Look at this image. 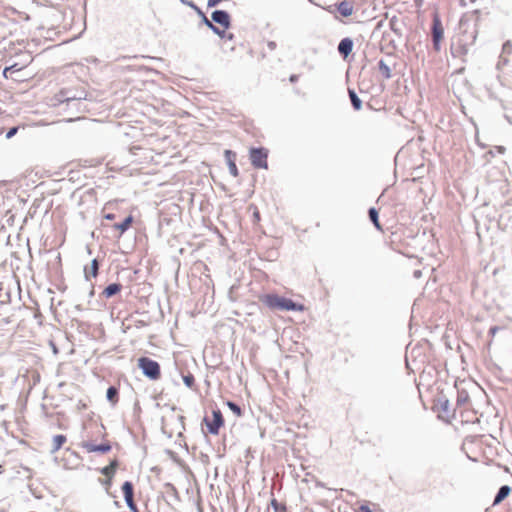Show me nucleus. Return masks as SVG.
<instances>
[{
  "mask_svg": "<svg viewBox=\"0 0 512 512\" xmlns=\"http://www.w3.org/2000/svg\"><path fill=\"white\" fill-rule=\"evenodd\" d=\"M457 414L460 418L461 424H475L479 422L478 411L472 407L471 404L466 405L462 400L461 406L457 407Z\"/></svg>",
  "mask_w": 512,
  "mask_h": 512,
  "instance_id": "nucleus-4",
  "label": "nucleus"
},
{
  "mask_svg": "<svg viewBox=\"0 0 512 512\" xmlns=\"http://www.w3.org/2000/svg\"><path fill=\"white\" fill-rule=\"evenodd\" d=\"M433 41L435 45L442 40L444 35V29L441 23L439 16L436 14L433 18V27H432Z\"/></svg>",
  "mask_w": 512,
  "mask_h": 512,
  "instance_id": "nucleus-12",
  "label": "nucleus"
},
{
  "mask_svg": "<svg viewBox=\"0 0 512 512\" xmlns=\"http://www.w3.org/2000/svg\"><path fill=\"white\" fill-rule=\"evenodd\" d=\"M17 131H18V128H17V127H13V128H11V129L7 132V134H6V138H7V139L12 138V137L17 133Z\"/></svg>",
  "mask_w": 512,
  "mask_h": 512,
  "instance_id": "nucleus-31",
  "label": "nucleus"
},
{
  "mask_svg": "<svg viewBox=\"0 0 512 512\" xmlns=\"http://www.w3.org/2000/svg\"><path fill=\"white\" fill-rule=\"evenodd\" d=\"M271 506L274 508L276 512L286 510L285 506L280 504L276 499H272Z\"/></svg>",
  "mask_w": 512,
  "mask_h": 512,
  "instance_id": "nucleus-29",
  "label": "nucleus"
},
{
  "mask_svg": "<svg viewBox=\"0 0 512 512\" xmlns=\"http://www.w3.org/2000/svg\"><path fill=\"white\" fill-rule=\"evenodd\" d=\"M511 491H512V488H510L509 486H507V485L502 486L499 489V491H498V493H497V495H496V497H495V499L493 501V505H498L502 501H504L509 496Z\"/></svg>",
  "mask_w": 512,
  "mask_h": 512,
  "instance_id": "nucleus-17",
  "label": "nucleus"
},
{
  "mask_svg": "<svg viewBox=\"0 0 512 512\" xmlns=\"http://www.w3.org/2000/svg\"><path fill=\"white\" fill-rule=\"evenodd\" d=\"M225 158H226V161H227V164H228V168H229V171L231 173L232 176L234 177H238L239 176V171H238V168L236 166V154L234 152H232L231 150H226L225 151Z\"/></svg>",
  "mask_w": 512,
  "mask_h": 512,
  "instance_id": "nucleus-14",
  "label": "nucleus"
},
{
  "mask_svg": "<svg viewBox=\"0 0 512 512\" xmlns=\"http://www.w3.org/2000/svg\"><path fill=\"white\" fill-rule=\"evenodd\" d=\"M268 153L264 148H252L250 150V160L252 165L257 169L268 168Z\"/></svg>",
  "mask_w": 512,
  "mask_h": 512,
  "instance_id": "nucleus-5",
  "label": "nucleus"
},
{
  "mask_svg": "<svg viewBox=\"0 0 512 512\" xmlns=\"http://www.w3.org/2000/svg\"><path fill=\"white\" fill-rule=\"evenodd\" d=\"M432 408L437 413L438 417L447 423H450L456 416L457 408L454 409L453 405L444 395H439L433 401Z\"/></svg>",
  "mask_w": 512,
  "mask_h": 512,
  "instance_id": "nucleus-2",
  "label": "nucleus"
},
{
  "mask_svg": "<svg viewBox=\"0 0 512 512\" xmlns=\"http://www.w3.org/2000/svg\"><path fill=\"white\" fill-rule=\"evenodd\" d=\"M462 449L469 459H471L474 462L478 461L479 450L476 437L465 438L462 445Z\"/></svg>",
  "mask_w": 512,
  "mask_h": 512,
  "instance_id": "nucleus-8",
  "label": "nucleus"
},
{
  "mask_svg": "<svg viewBox=\"0 0 512 512\" xmlns=\"http://www.w3.org/2000/svg\"><path fill=\"white\" fill-rule=\"evenodd\" d=\"M353 50V41L350 38H344L338 45V51L345 61H350L349 55Z\"/></svg>",
  "mask_w": 512,
  "mask_h": 512,
  "instance_id": "nucleus-13",
  "label": "nucleus"
},
{
  "mask_svg": "<svg viewBox=\"0 0 512 512\" xmlns=\"http://www.w3.org/2000/svg\"><path fill=\"white\" fill-rule=\"evenodd\" d=\"M380 67L384 69V73L386 74L387 77H389L388 66L384 65V66H380Z\"/></svg>",
  "mask_w": 512,
  "mask_h": 512,
  "instance_id": "nucleus-37",
  "label": "nucleus"
},
{
  "mask_svg": "<svg viewBox=\"0 0 512 512\" xmlns=\"http://www.w3.org/2000/svg\"><path fill=\"white\" fill-rule=\"evenodd\" d=\"M138 367L143 374L151 380H158L161 377V369L158 362L148 357H140L138 359Z\"/></svg>",
  "mask_w": 512,
  "mask_h": 512,
  "instance_id": "nucleus-3",
  "label": "nucleus"
},
{
  "mask_svg": "<svg viewBox=\"0 0 512 512\" xmlns=\"http://www.w3.org/2000/svg\"><path fill=\"white\" fill-rule=\"evenodd\" d=\"M99 263L97 259H93L89 265L84 267V274L87 280H91L92 278H96L98 275Z\"/></svg>",
  "mask_w": 512,
  "mask_h": 512,
  "instance_id": "nucleus-15",
  "label": "nucleus"
},
{
  "mask_svg": "<svg viewBox=\"0 0 512 512\" xmlns=\"http://www.w3.org/2000/svg\"><path fill=\"white\" fill-rule=\"evenodd\" d=\"M253 217H254V219H255V221H256V222H259V221H260V219H261V218H260V212L258 211V209H257V208H255V211H254V213H253Z\"/></svg>",
  "mask_w": 512,
  "mask_h": 512,
  "instance_id": "nucleus-34",
  "label": "nucleus"
},
{
  "mask_svg": "<svg viewBox=\"0 0 512 512\" xmlns=\"http://www.w3.org/2000/svg\"><path fill=\"white\" fill-rule=\"evenodd\" d=\"M222 1L223 0H208V6L209 7H214V6L218 5Z\"/></svg>",
  "mask_w": 512,
  "mask_h": 512,
  "instance_id": "nucleus-33",
  "label": "nucleus"
},
{
  "mask_svg": "<svg viewBox=\"0 0 512 512\" xmlns=\"http://www.w3.org/2000/svg\"><path fill=\"white\" fill-rule=\"evenodd\" d=\"M24 66H6L3 71L5 78H11L15 82H24L26 76L23 74Z\"/></svg>",
  "mask_w": 512,
  "mask_h": 512,
  "instance_id": "nucleus-10",
  "label": "nucleus"
},
{
  "mask_svg": "<svg viewBox=\"0 0 512 512\" xmlns=\"http://www.w3.org/2000/svg\"><path fill=\"white\" fill-rule=\"evenodd\" d=\"M464 4H466L467 0H461ZM476 0H468L470 3H474Z\"/></svg>",
  "mask_w": 512,
  "mask_h": 512,
  "instance_id": "nucleus-40",
  "label": "nucleus"
},
{
  "mask_svg": "<svg viewBox=\"0 0 512 512\" xmlns=\"http://www.w3.org/2000/svg\"><path fill=\"white\" fill-rule=\"evenodd\" d=\"M82 448L88 452H100V453H107L111 450V444L109 441L102 442L101 444L97 445L94 444L91 441H85L82 443Z\"/></svg>",
  "mask_w": 512,
  "mask_h": 512,
  "instance_id": "nucleus-11",
  "label": "nucleus"
},
{
  "mask_svg": "<svg viewBox=\"0 0 512 512\" xmlns=\"http://www.w3.org/2000/svg\"><path fill=\"white\" fill-rule=\"evenodd\" d=\"M133 222V216L129 215L123 222L114 224L113 228L117 230L119 232V236H121L132 226Z\"/></svg>",
  "mask_w": 512,
  "mask_h": 512,
  "instance_id": "nucleus-16",
  "label": "nucleus"
},
{
  "mask_svg": "<svg viewBox=\"0 0 512 512\" xmlns=\"http://www.w3.org/2000/svg\"><path fill=\"white\" fill-rule=\"evenodd\" d=\"M65 442L66 437L64 435H56L53 438L54 450H59Z\"/></svg>",
  "mask_w": 512,
  "mask_h": 512,
  "instance_id": "nucleus-26",
  "label": "nucleus"
},
{
  "mask_svg": "<svg viewBox=\"0 0 512 512\" xmlns=\"http://www.w3.org/2000/svg\"><path fill=\"white\" fill-rule=\"evenodd\" d=\"M125 502L131 512H140L134 501V487L129 481L123 483L121 487Z\"/></svg>",
  "mask_w": 512,
  "mask_h": 512,
  "instance_id": "nucleus-7",
  "label": "nucleus"
},
{
  "mask_svg": "<svg viewBox=\"0 0 512 512\" xmlns=\"http://www.w3.org/2000/svg\"><path fill=\"white\" fill-rule=\"evenodd\" d=\"M117 466H118V462L116 460H113V461H111V463L109 465L105 466L101 470V473L103 475L107 476L109 479H111L116 472Z\"/></svg>",
  "mask_w": 512,
  "mask_h": 512,
  "instance_id": "nucleus-19",
  "label": "nucleus"
},
{
  "mask_svg": "<svg viewBox=\"0 0 512 512\" xmlns=\"http://www.w3.org/2000/svg\"><path fill=\"white\" fill-rule=\"evenodd\" d=\"M107 398L113 404L117 403L118 402V390L113 386L109 387L107 390Z\"/></svg>",
  "mask_w": 512,
  "mask_h": 512,
  "instance_id": "nucleus-23",
  "label": "nucleus"
},
{
  "mask_svg": "<svg viewBox=\"0 0 512 512\" xmlns=\"http://www.w3.org/2000/svg\"><path fill=\"white\" fill-rule=\"evenodd\" d=\"M512 54V42L511 41H507L503 44V48H502V53H501V58L502 60L507 63L509 62L511 59L509 58V56Z\"/></svg>",
  "mask_w": 512,
  "mask_h": 512,
  "instance_id": "nucleus-20",
  "label": "nucleus"
},
{
  "mask_svg": "<svg viewBox=\"0 0 512 512\" xmlns=\"http://www.w3.org/2000/svg\"><path fill=\"white\" fill-rule=\"evenodd\" d=\"M104 218L107 219V220H114L115 219V215L112 214V213H108V214L104 215Z\"/></svg>",
  "mask_w": 512,
  "mask_h": 512,
  "instance_id": "nucleus-35",
  "label": "nucleus"
},
{
  "mask_svg": "<svg viewBox=\"0 0 512 512\" xmlns=\"http://www.w3.org/2000/svg\"><path fill=\"white\" fill-rule=\"evenodd\" d=\"M504 151H505V148H504V147H502V146L497 147V152H498L499 154H503V153H504Z\"/></svg>",
  "mask_w": 512,
  "mask_h": 512,
  "instance_id": "nucleus-38",
  "label": "nucleus"
},
{
  "mask_svg": "<svg viewBox=\"0 0 512 512\" xmlns=\"http://www.w3.org/2000/svg\"><path fill=\"white\" fill-rule=\"evenodd\" d=\"M204 22L206 23V25L208 27H210L214 32H216L217 34L221 35V31H220V28H218L217 26L213 25V23L207 18L204 16Z\"/></svg>",
  "mask_w": 512,
  "mask_h": 512,
  "instance_id": "nucleus-30",
  "label": "nucleus"
},
{
  "mask_svg": "<svg viewBox=\"0 0 512 512\" xmlns=\"http://www.w3.org/2000/svg\"><path fill=\"white\" fill-rule=\"evenodd\" d=\"M212 20L218 24V28H220L221 35L225 33L230 25V16L227 12L222 10H217L212 13Z\"/></svg>",
  "mask_w": 512,
  "mask_h": 512,
  "instance_id": "nucleus-9",
  "label": "nucleus"
},
{
  "mask_svg": "<svg viewBox=\"0 0 512 512\" xmlns=\"http://www.w3.org/2000/svg\"><path fill=\"white\" fill-rule=\"evenodd\" d=\"M357 512H373L368 505H361Z\"/></svg>",
  "mask_w": 512,
  "mask_h": 512,
  "instance_id": "nucleus-32",
  "label": "nucleus"
},
{
  "mask_svg": "<svg viewBox=\"0 0 512 512\" xmlns=\"http://www.w3.org/2000/svg\"><path fill=\"white\" fill-rule=\"evenodd\" d=\"M349 96H350V99H351L353 107L356 110H359L361 108V106H362L361 100L358 98V96L356 95V93L354 91L350 90L349 91Z\"/></svg>",
  "mask_w": 512,
  "mask_h": 512,
  "instance_id": "nucleus-25",
  "label": "nucleus"
},
{
  "mask_svg": "<svg viewBox=\"0 0 512 512\" xmlns=\"http://www.w3.org/2000/svg\"><path fill=\"white\" fill-rule=\"evenodd\" d=\"M268 47H269L270 49H275V48H276V43H275V42H269V43H268Z\"/></svg>",
  "mask_w": 512,
  "mask_h": 512,
  "instance_id": "nucleus-39",
  "label": "nucleus"
},
{
  "mask_svg": "<svg viewBox=\"0 0 512 512\" xmlns=\"http://www.w3.org/2000/svg\"><path fill=\"white\" fill-rule=\"evenodd\" d=\"M183 382L189 388H193L195 385V378L191 373L183 376Z\"/></svg>",
  "mask_w": 512,
  "mask_h": 512,
  "instance_id": "nucleus-27",
  "label": "nucleus"
},
{
  "mask_svg": "<svg viewBox=\"0 0 512 512\" xmlns=\"http://www.w3.org/2000/svg\"><path fill=\"white\" fill-rule=\"evenodd\" d=\"M462 400H464L466 405L471 404L469 396H468V394L464 390H461V391L458 392L457 407L461 406Z\"/></svg>",
  "mask_w": 512,
  "mask_h": 512,
  "instance_id": "nucleus-24",
  "label": "nucleus"
},
{
  "mask_svg": "<svg viewBox=\"0 0 512 512\" xmlns=\"http://www.w3.org/2000/svg\"><path fill=\"white\" fill-rule=\"evenodd\" d=\"M338 10L343 16H350L352 14L353 7L350 3L343 1L339 4Z\"/></svg>",
  "mask_w": 512,
  "mask_h": 512,
  "instance_id": "nucleus-22",
  "label": "nucleus"
},
{
  "mask_svg": "<svg viewBox=\"0 0 512 512\" xmlns=\"http://www.w3.org/2000/svg\"><path fill=\"white\" fill-rule=\"evenodd\" d=\"M369 218L373 222V224H374V226L376 227L377 230L383 231L382 226H381V224L379 222L378 211L375 208H370L369 209Z\"/></svg>",
  "mask_w": 512,
  "mask_h": 512,
  "instance_id": "nucleus-21",
  "label": "nucleus"
},
{
  "mask_svg": "<svg viewBox=\"0 0 512 512\" xmlns=\"http://www.w3.org/2000/svg\"><path fill=\"white\" fill-rule=\"evenodd\" d=\"M259 301L271 310L302 311L304 308L303 305L297 304L291 299L273 293L260 295Z\"/></svg>",
  "mask_w": 512,
  "mask_h": 512,
  "instance_id": "nucleus-1",
  "label": "nucleus"
},
{
  "mask_svg": "<svg viewBox=\"0 0 512 512\" xmlns=\"http://www.w3.org/2000/svg\"><path fill=\"white\" fill-rule=\"evenodd\" d=\"M204 421L208 432L213 435H218L224 425V418L220 410H213L211 418H205Z\"/></svg>",
  "mask_w": 512,
  "mask_h": 512,
  "instance_id": "nucleus-6",
  "label": "nucleus"
},
{
  "mask_svg": "<svg viewBox=\"0 0 512 512\" xmlns=\"http://www.w3.org/2000/svg\"><path fill=\"white\" fill-rule=\"evenodd\" d=\"M183 3L189 5L190 7L194 8V9H197V7L192 3V2H187L185 0H181Z\"/></svg>",
  "mask_w": 512,
  "mask_h": 512,
  "instance_id": "nucleus-36",
  "label": "nucleus"
},
{
  "mask_svg": "<svg viewBox=\"0 0 512 512\" xmlns=\"http://www.w3.org/2000/svg\"><path fill=\"white\" fill-rule=\"evenodd\" d=\"M121 289H122V285L121 284L113 283V284L108 285L103 290V295L106 298H110V297L114 296L115 294L119 293L121 291Z\"/></svg>",
  "mask_w": 512,
  "mask_h": 512,
  "instance_id": "nucleus-18",
  "label": "nucleus"
},
{
  "mask_svg": "<svg viewBox=\"0 0 512 512\" xmlns=\"http://www.w3.org/2000/svg\"><path fill=\"white\" fill-rule=\"evenodd\" d=\"M227 406L230 408L231 411H233L234 414H236L237 416H241L242 410L237 404L233 402H228Z\"/></svg>",
  "mask_w": 512,
  "mask_h": 512,
  "instance_id": "nucleus-28",
  "label": "nucleus"
}]
</instances>
